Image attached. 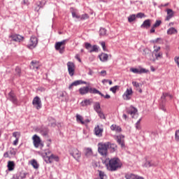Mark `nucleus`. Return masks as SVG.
Masks as SVG:
<instances>
[{
	"label": "nucleus",
	"mask_w": 179,
	"mask_h": 179,
	"mask_svg": "<svg viewBox=\"0 0 179 179\" xmlns=\"http://www.w3.org/2000/svg\"><path fill=\"white\" fill-rule=\"evenodd\" d=\"M30 69H38V62L32 61L31 65L29 66Z\"/></svg>",
	"instance_id": "obj_26"
},
{
	"label": "nucleus",
	"mask_w": 179,
	"mask_h": 179,
	"mask_svg": "<svg viewBox=\"0 0 179 179\" xmlns=\"http://www.w3.org/2000/svg\"><path fill=\"white\" fill-rule=\"evenodd\" d=\"M38 43V41L37 39V37L32 36L30 38L29 44L28 45V48H30V50H33V48H35V47L37 45Z\"/></svg>",
	"instance_id": "obj_9"
},
{
	"label": "nucleus",
	"mask_w": 179,
	"mask_h": 179,
	"mask_svg": "<svg viewBox=\"0 0 179 179\" xmlns=\"http://www.w3.org/2000/svg\"><path fill=\"white\" fill-rule=\"evenodd\" d=\"M99 58L101 62H107L108 61V55L106 53H101L99 55Z\"/></svg>",
	"instance_id": "obj_20"
},
{
	"label": "nucleus",
	"mask_w": 179,
	"mask_h": 179,
	"mask_svg": "<svg viewBox=\"0 0 179 179\" xmlns=\"http://www.w3.org/2000/svg\"><path fill=\"white\" fill-rule=\"evenodd\" d=\"M108 150L112 153H114L117 150V144L111 143L110 142H106Z\"/></svg>",
	"instance_id": "obj_14"
},
{
	"label": "nucleus",
	"mask_w": 179,
	"mask_h": 179,
	"mask_svg": "<svg viewBox=\"0 0 179 179\" xmlns=\"http://www.w3.org/2000/svg\"><path fill=\"white\" fill-rule=\"evenodd\" d=\"M103 96H101V97H104V99H110V96L108 94L104 95L102 94Z\"/></svg>",
	"instance_id": "obj_62"
},
{
	"label": "nucleus",
	"mask_w": 179,
	"mask_h": 179,
	"mask_svg": "<svg viewBox=\"0 0 179 179\" xmlns=\"http://www.w3.org/2000/svg\"><path fill=\"white\" fill-rule=\"evenodd\" d=\"M36 5H37V7L35 8V11H36V12H38V11L40 10V8H43V6H44L43 5V3H41V1L38 2V3H36Z\"/></svg>",
	"instance_id": "obj_36"
},
{
	"label": "nucleus",
	"mask_w": 179,
	"mask_h": 179,
	"mask_svg": "<svg viewBox=\"0 0 179 179\" xmlns=\"http://www.w3.org/2000/svg\"><path fill=\"white\" fill-rule=\"evenodd\" d=\"M160 51V47L157 48L156 49L154 50V52H159Z\"/></svg>",
	"instance_id": "obj_64"
},
{
	"label": "nucleus",
	"mask_w": 179,
	"mask_h": 179,
	"mask_svg": "<svg viewBox=\"0 0 179 179\" xmlns=\"http://www.w3.org/2000/svg\"><path fill=\"white\" fill-rule=\"evenodd\" d=\"M100 36H106L107 34V30L104 28H101L99 30Z\"/></svg>",
	"instance_id": "obj_37"
},
{
	"label": "nucleus",
	"mask_w": 179,
	"mask_h": 179,
	"mask_svg": "<svg viewBox=\"0 0 179 179\" xmlns=\"http://www.w3.org/2000/svg\"><path fill=\"white\" fill-rule=\"evenodd\" d=\"M97 114L101 120H106V116L104 115V113L103 112H98Z\"/></svg>",
	"instance_id": "obj_49"
},
{
	"label": "nucleus",
	"mask_w": 179,
	"mask_h": 179,
	"mask_svg": "<svg viewBox=\"0 0 179 179\" xmlns=\"http://www.w3.org/2000/svg\"><path fill=\"white\" fill-rule=\"evenodd\" d=\"M80 20H86V19H89V15L88 14H83L82 15H80Z\"/></svg>",
	"instance_id": "obj_42"
},
{
	"label": "nucleus",
	"mask_w": 179,
	"mask_h": 179,
	"mask_svg": "<svg viewBox=\"0 0 179 179\" xmlns=\"http://www.w3.org/2000/svg\"><path fill=\"white\" fill-rule=\"evenodd\" d=\"M15 162L8 161L7 164L8 171H13V170H15Z\"/></svg>",
	"instance_id": "obj_22"
},
{
	"label": "nucleus",
	"mask_w": 179,
	"mask_h": 179,
	"mask_svg": "<svg viewBox=\"0 0 179 179\" xmlns=\"http://www.w3.org/2000/svg\"><path fill=\"white\" fill-rule=\"evenodd\" d=\"M75 58L76 59H78L79 62H82V59H80V56L79 54L76 55Z\"/></svg>",
	"instance_id": "obj_59"
},
{
	"label": "nucleus",
	"mask_w": 179,
	"mask_h": 179,
	"mask_svg": "<svg viewBox=\"0 0 179 179\" xmlns=\"http://www.w3.org/2000/svg\"><path fill=\"white\" fill-rule=\"evenodd\" d=\"M98 152L101 155V156H107V153L108 152V148L107 145V143H101L98 145Z\"/></svg>",
	"instance_id": "obj_5"
},
{
	"label": "nucleus",
	"mask_w": 179,
	"mask_h": 179,
	"mask_svg": "<svg viewBox=\"0 0 179 179\" xmlns=\"http://www.w3.org/2000/svg\"><path fill=\"white\" fill-rule=\"evenodd\" d=\"M78 92L80 94H81V96L87 94V93H90L91 94H99V96H103V93H101L97 89L90 87L89 86L80 87L78 90Z\"/></svg>",
	"instance_id": "obj_2"
},
{
	"label": "nucleus",
	"mask_w": 179,
	"mask_h": 179,
	"mask_svg": "<svg viewBox=\"0 0 179 179\" xmlns=\"http://www.w3.org/2000/svg\"><path fill=\"white\" fill-rule=\"evenodd\" d=\"M85 155L86 157H90V156H92L93 151L92 150V148H86Z\"/></svg>",
	"instance_id": "obj_29"
},
{
	"label": "nucleus",
	"mask_w": 179,
	"mask_h": 179,
	"mask_svg": "<svg viewBox=\"0 0 179 179\" xmlns=\"http://www.w3.org/2000/svg\"><path fill=\"white\" fill-rule=\"evenodd\" d=\"M136 19V16L135 15H131L128 17V21L129 23H131V22H134Z\"/></svg>",
	"instance_id": "obj_43"
},
{
	"label": "nucleus",
	"mask_w": 179,
	"mask_h": 179,
	"mask_svg": "<svg viewBox=\"0 0 179 179\" xmlns=\"http://www.w3.org/2000/svg\"><path fill=\"white\" fill-rule=\"evenodd\" d=\"M162 24V20H157L155 23L153 24V27H159Z\"/></svg>",
	"instance_id": "obj_51"
},
{
	"label": "nucleus",
	"mask_w": 179,
	"mask_h": 179,
	"mask_svg": "<svg viewBox=\"0 0 179 179\" xmlns=\"http://www.w3.org/2000/svg\"><path fill=\"white\" fill-rule=\"evenodd\" d=\"M77 122H80L82 125H85V122H83V117L80 115H76Z\"/></svg>",
	"instance_id": "obj_32"
},
{
	"label": "nucleus",
	"mask_w": 179,
	"mask_h": 179,
	"mask_svg": "<svg viewBox=\"0 0 179 179\" xmlns=\"http://www.w3.org/2000/svg\"><path fill=\"white\" fill-rule=\"evenodd\" d=\"M99 51V48H97V45H94L92 46L91 49L90 50V52H97Z\"/></svg>",
	"instance_id": "obj_34"
},
{
	"label": "nucleus",
	"mask_w": 179,
	"mask_h": 179,
	"mask_svg": "<svg viewBox=\"0 0 179 179\" xmlns=\"http://www.w3.org/2000/svg\"><path fill=\"white\" fill-rule=\"evenodd\" d=\"M175 141L179 142V130H176L175 132Z\"/></svg>",
	"instance_id": "obj_50"
},
{
	"label": "nucleus",
	"mask_w": 179,
	"mask_h": 179,
	"mask_svg": "<svg viewBox=\"0 0 179 179\" xmlns=\"http://www.w3.org/2000/svg\"><path fill=\"white\" fill-rule=\"evenodd\" d=\"M132 93V89H127L124 94H123L124 100H131V97H129V96H131Z\"/></svg>",
	"instance_id": "obj_18"
},
{
	"label": "nucleus",
	"mask_w": 179,
	"mask_h": 179,
	"mask_svg": "<svg viewBox=\"0 0 179 179\" xmlns=\"http://www.w3.org/2000/svg\"><path fill=\"white\" fill-rule=\"evenodd\" d=\"M103 131L104 129H103V127L97 125L94 127V135H96V136H98V138H101V136H103Z\"/></svg>",
	"instance_id": "obj_8"
},
{
	"label": "nucleus",
	"mask_w": 179,
	"mask_h": 179,
	"mask_svg": "<svg viewBox=\"0 0 179 179\" xmlns=\"http://www.w3.org/2000/svg\"><path fill=\"white\" fill-rule=\"evenodd\" d=\"M92 44H90V43H85V48H86V50H87L89 52L90 51V50L92 49Z\"/></svg>",
	"instance_id": "obj_45"
},
{
	"label": "nucleus",
	"mask_w": 179,
	"mask_h": 179,
	"mask_svg": "<svg viewBox=\"0 0 179 179\" xmlns=\"http://www.w3.org/2000/svg\"><path fill=\"white\" fill-rule=\"evenodd\" d=\"M110 129L111 131H115V132H117V133H120L121 132V131H122L121 127L120 126H117V124H112L110 126Z\"/></svg>",
	"instance_id": "obj_25"
},
{
	"label": "nucleus",
	"mask_w": 179,
	"mask_h": 179,
	"mask_svg": "<svg viewBox=\"0 0 179 179\" xmlns=\"http://www.w3.org/2000/svg\"><path fill=\"white\" fill-rule=\"evenodd\" d=\"M135 127L136 129H141V124H138L136 123Z\"/></svg>",
	"instance_id": "obj_63"
},
{
	"label": "nucleus",
	"mask_w": 179,
	"mask_h": 179,
	"mask_svg": "<svg viewBox=\"0 0 179 179\" xmlns=\"http://www.w3.org/2000/svg\"><path fill=\"white\" fill-rule=\"evenodd\" d=\"M69 41V38L64 39L60 42H57L55 45V48L57 51H59L60 54H64L65 52V45Z\"/></svg>",
	"instance_id": "obj_3"
},
{
	"label": "nucleus",
	"mask_w": 179,
	"mask_h": 179,
	"mask_svg": "<svg viewBox=\"0 0 179 179\" xmlns=\"http://www.w3.org/2000/svg\"><path fill=\"white\" fill-rule=\"evenodd\" d=\"M178 31L174 27H171L167 30V34L171 36L173 34H177Z\"/></svg>",
	"instance_id": "obj_27"
},
{
	"label": "nucleus",
	"mask_w": 179,
	"mask_h": 179,
	"mask_svg": "<svg viewBox=\"0 0 179 179\" xmlns=\"http://www.w3.org/2000/svg\"><path fill=\"white\" fill-rule=\"evenodd\" d=\"M40 132L43 136H47V135H48V128L42 127L40 129Z\"/></svg>",
	"instance_id": "obj_28"
},
{
	"label": "nucleus",
	"mask_w": 179,
	"mask_h": 179,
	"mask_svg": "<svg viewBox=\"0 0 179 179\" xmlns=\"http://www.w3.org/2000/svg\"><path fill=\"white\" fill-rule=\"evenodd\" d=\"M146 72H148V70H146V69H141L139 70V73H146Z\"/></svg>",
	"instance_id": "obj_58"
},
{
	"label": "nucleus",
	"mask_w": 179,
	"mask_h": 179,
	"mask_svg": "<svg viewBox=\"0 0 179 179\" xmlns=\"http://www.w3.org/2000/svg\"><path fill=\"white\" fill-rule=\"evenodd\" d=\"M10 38L13 41H16L17 43H20L21 41H23V40L24 39V37L19 34H12L10 36Z\"/></svg>",
	"instance_id": "obj_11"
},
{
	"label": "nucleus",
	"mask_w": 179,
	"mask_h": 179,
	"mask_svg": "<svg viewBox=\"0 0 179 179\" xmlns=\"http://www.w3.org/2000/svg\"><path fill=\"white\" fill-rule=\"evenodd\" d=\"M167 97H169V99H173V96L169 93H163L162 96H161L159 106L160 109L162 110V111H166V101Z\"/></svg>",
	"instance_id": "obj_4"
},
{
	"label": "nucleus",
	"mask_w": 179,
	"mask_h": 179,
	"mask_svg": "<svg viewBox=\"0 0 179 179\" xmlns=\"http://www.w3.org/2000/svg\"><path fill=\"white\" fill-rule=\"evenodd\" d=\"M9 154L11 155V156H15L16 155V149L10 148Z\"/></svg>",
	"instance_id": "obj_48"
},
{
	"label": "nucleus",
	"mask_w": 179,
	"mask_h": 179,
	"mask_svg": "<svg viewBox=\"0 0 179 179\" xmlns=\"http://www.w3.org/2000/svg\"><path fill=\"white\" fill-rule=\"evenodd\" d=\"M132 85L134 87H136V89H141V83L136 82V81H133L132 82Z\"/></svg>",
	"instance_id": "obj_39"
},
{
	"label": "nucleus",
	"mask_w": 179,
	"mask_h": 179,
	"mask_svg": "<svg viewBox=\"0 0 179 179\" xmlns=\"http://www.w3.org/2000/svg\"><path fill=\"white\" fill-rule=\"evenodd\" d=\"M104 164L106 165L107 169L109 171H117L118 169H121L122 166V164L121 163V160L120 159L115 157V158H107L104 161Z\"/></svg>",
	"instance_id": "obj_1"
},
{
	"label": "nucleus",
	"mask_w": 179,
	"mask_h": 179,
	"mask_svg": "<svg viewBox=\"0 0 179 179\" xmlns=\"http://www.w3.org/2000/svg\"><path fill=\"white\" fill-rule=\"evenodd\" d=\"M145 167H152L153 166H156L155 164L152 163L150 161H147L145 164Z\"/></svg>",
	"instance_id": "obj_47"
},
{
	"label": "nucleus",
	"mask_w": 179,
	"mask_h": 179,
	"mask_svg": "<svg viewBox=\"0 0 179 179\" xmlns=\"http://www.w3.org/2000/svg\"><path fill=\"white\" fill-rule=\"evenodd\" d=\"M131 72H133V73H139V69L131 68L130 69Z\"/></svg>",
	"instance_id": "obj_52"
},
{
	"label": "nucleus",
	"mask_w": 179,
	"mask_h": 179,
	"mask_svg": "<svg viewBox=\"0 0 179 179\" xmlns=\"http://www.w3.org/2000/svg\"><path fill=\"white\" fill-rule=\"evenodd\" d=\"M22 4L29 6V5H30V3L29 2V0H23Z\"/></svg>",
	"instance_id": "obj_57"
},
{
	"label": "nucleus",
	"mask_w": 179,
	"mask_h": 179,
	"mask_svg": "<svg viewBox=\"0 0 179 179\" xmlns=\"http://www.w3.org/2000/svg\"><path fill=\"white\" fill-rule=\"evenodd\" d=\"M150 20H145L141 25V29H149L150 27Z\"/></svg>",
	"instance_id": "obj_24"
},
{
	"label": "nucleus",
	"mask_w": 179,
	"mask_h": 179,
	"mask_svg": "<svg viewBox=\"0 0 179 179\" xmlns=\"http://www.w3.org/2000/svg\"><path fill=\"white\" fill-rule=\"evenodd\" d=\"M51 160H55V162H59V157L57 155H54V154H52L50 155Z\"/></svg>",
	"instance_id": "obj_41"
},
{
	"label": "nucleus",
	"mask_w": 179,
	"mask_h": 179,
	"mask_svg": "<svg viewBox=\"0 0 179 179\" xmlns=\"http://www.w3.org/2000/svg\"><path fill=\"white\" fill-rule=\"evenodd\" d=\"M17 143H19V138H15V140L13 141L14 146L17 145Z\"/></svg>",
	"instance_id": "obj_60"
},
{
	"label": "nucleus",
	"mask_w": 179,
	"mask_h": 179,
	"mask_svg": "<svg viewBox=\"0 0 179 179\" xmlns=\"http://www.w3.org/2000/svg\"><path fill=\"white\" fill-rule=\"evenodd\" d=\"M126 179H145L143 177L129 173L125 176Z\"/></svg>",
	"instance_id": "obj_23"
},
{
	"label": "nucleus",
	"mask_w": 179,
	"mask_h": 179,
	"mask_svg": "<svg viewBox=\"0 0 179 179\" xmlns=\"http://www.w3.org/2000/svg\"><path fill=\"white\" fill-rule=\"evenodd\" d=\"M93 103V99H85L81 102V106L83 107H86L87 106H92V103Z\"/></svg>",
	"instance_id": "obj_21"
},
{
	"label": "nucleus",
	"mask_w": 179,
	"mask_h": 179,
	"mask_svg": "<svg viewBox=\"0 0 179 179\" xmlns=\"http://www.w3.org/2000/svg\"><path fill=\"white\" fill-rule=\"evenodd\" d=\"M21 73H22V70L19 68V66H17L15 68V75H16V76L20 77Z\"/></svg>",
	"instance_id": "obj_38"
},
{
	"label": "nucleus",
	"mask_w": 179,
	"mask_h": 179,
	"mask_svg": "<svg viewBox=\"0 0 179 179\" xmlns=\"http://www.w3.org/2000/svg\"><path fill=\"white\" fill-rule=\"evenodd\" d=\"M100 108V103L96 102L95 104L94 105V110L96 111V113H100V111H101Z\"/></svg>",
	"instance_id": "obj_30"
},
{
	"label": "nucleus",
	"mask_w": 179,
	"mask_h": 179,
	"mask_svg": "<svg viewBox=\"0 0 179 179\" xmlns=\"http://www.w3.org/2000/svg\"><path fill=\"white\" fill-rule=\"evenodd\" d=\"M126 111L127 114H130V115H135V114L138 113V109H136L135 107L131 106L129 108H127L126 109Z\"/></svg>",
	"instance_id": "obj_16"
},
{
	"label": "nucleus",
	"mask_w": 179,
	"mask_h": 179,
	"mask_svg": "<svg viewBox=\"0 0 179 179\" xmlns=\"http://www.w3.org/2000/svg\"><path fill=\"white\" fill-rule=\"evenodd\" d=\"M44 160H45V163H47V164L52 163V160H51V156L44 157Z\"/></svg>",
	"instance_id": "obj_44"
},
{
	"label": "nucleus",
	"mask_w": 179,
	"mask_h": 179,
	"mask_svg": "<svg viewBox=\"0 0 179 179\" xmlns=\"http://www.w3.org/2000/svg\"><path fill=\"white\" fill-rule=\"evenodd\" d=\"M31 166L34 167V169H38L39 167V165H38V163H37V161L36 159H33L31 162Z\"/></svg>",
	"instance_id": "obj_33"
},
{
	"label": "nucleus",
	"mask_w": 179,
	"mask_h": 179,
	"mask_svg": "<svg viewBox=\"0 0 179 179\" xmlns=\"http://www.w3.org/2000/svg\"><path fill=\"white\" fill-rule=\"evenodd\" d=\"M67 68L70 76H73L75 73V64L72 62H69L67 63Z\"/></svg>",
	"instance_id": "obj_10"
},
{
	"label": "nucleus",
	"mask_w": 179,
	"mask_h": 179,
	"mask_svg": "<svg viewBox=\"0 0 179 179\" xmlns=\"http://www.w3.org/2000/svg\"><path fill=\"white\" fill-rule=\"evenodd\" d=\"M32 104L36 108V110H40L43 105L41 104V99L38 96H35L32 101Z\"/></svg>",
	"instance_id": "obj_7"
},
{
	"label": "nucleus",
	"mask_w": 179,
	"mask_h": 179,
	"mask_svg": "<svg viewBox=\"0 0 179 179\" xmlns=\"http://www.w3.org/2000/svg\"><path fill=\"white\" fill-rule=\"evenodd\" d=\"M99 172V177L100 179H107V175L102 171H98Z\"/></svg>",
	"instance_id": "obj_31"
},
{
	"label": "nucleus",
	"mask_w": 179,
	"mask_h": 179,
	"mask_svg": "<svg viewBox=\"0 0 179 179\" xmlns=\"http://www.w3.org/2000/svg\"><path fill=\"white\" fill-rule=\"evenodd\" d=\"M101 45L103 51H106V42H104V41L101 42Z\"/></svg>",
	"instance_id": "obj_56"
},
{
	"label": "nucleus",
	"mask_w": 179,
	"mask_h": 179,
	"mask_svg": "<svg viewBox=\"0 0 179 179\" xmlns=\"http://www.w3.org/2000/svg\"><path fill=\"white\" fill-rule=\"evenodd\" d=\"M156 59H159L160 58H163V53L162 52H158L155 53Z\"/></svg>",
	"instance_id": "obj_40"
},
{
	"label": "nucleus",
	"mask_w": 179,
	"mask_h": 179,
	"mask_svg": "<svg viewBox=\"0 0 179 179\" xmlns=\"http://www.w3.org/2000/svg\"><path fill=\"white\" fill-rule=\"evenodd\" d=\"M124 136L123 135H120L117 136V142L118 145H120L121 148H125V143L124 142Z\"/></svg>",
	"instance_id": "obj_17"
},
{
	"label": "nucleus",
	"mask_w": 179,
	"mask_h": 179,
	"mask_svg": "<svg viewBox=\"0 0 179 179\" xmlns=\"http://www.w3.org/2000/svg\"><path fill=\"white\" fill-rule=\"evenodd\" d=\"M79 85H87V83L82 80H76L69 85V89L71 90L73 86H79Z\"/></svg>",
	"instance_id": "obj_15"
},
{
	"label": "nucleus",
	"mask_w": 179,
	"mask_h": 179,
	"mask_svg": "<svg viewBox=\"0 0 179 179\" xmlns=\"http://www.w3.org/2000/svg\"><path fill=\"white\" fill-rule=\"evenodd\" d=\"M33 141L34 146L35 148H40V145H41V139L37 134L34 135Z\"/></svg>",
	"instance_id": "obj_12"
},
{
	"label": "nucleus",
	"mask_w": 179,
	"mask_h": 179,
	"mask_svg": "<svg viewBox=\"0 0 179 179\" xmlns=\"http://www.w3.org/2000/svg\"><path fill=\"white\" fill-rule=\"evenodd\" d=\"M3 157H8L9 159H10V157L9 156V152H6L3 154Z\"/></svg>",
	"instance_id": "obj_61"
},
{
	"label": "nucleus",
	"mask_w": 179,
	"mask_h": 179,
	"mask_svg": "<svg viewBox=\"0 0 179 179\" xmlns=\"http://www.w3.org/2000/svg\"><path fill=\"white\" fill-rule=\"evenodd\" d=\"M13 136L15 138V139H19V138H20V133L17 131L13 132Z\"/></svg>",
	"instance_id": "obj_46"
},
{
	"label": "nucleus",
	"mask_w": 179,
	"mask_h": 179,
	"mask_svg": "<svg viewBox=\"0 0 179 179\" xmlns=\"http://www.w3.org/2000/svg\"><path fill=\"white\" fill-rule=\"evenodd\" d=\"M143 16H145V14L143 13H138L136 14V17H140L141 19H142Z\"/></svg>",
	"instance_id": "obj_54"
},
{
	"label": "nucleus",
	"mask_w": 179,
	"mask_h": 179,
	"mask_svg": "<svg viewBox=\"0 0 179 179\" xmlns=\"http://www.w3.org/2000/svg\"><path fill=\"white\" fill-rule=\"evenodd\" d=\"M8 100L12 101L13 104H17V98H16V94H15L12 91L8 93Z\"/></svg>",
	"instance_id": "obj_13"
},
{
	"label": "nucleus",
	"mask_w": 179,
	"mask_h": 179,
	"mask_svg": "<svg viewBox=\"0 0 179 179\" xmlns=\"http://www.w3.org/2000/svg\"><path fill=\"white\" fill-rule=\"evenodd\" d=\"M174 61L177 64L178 67L179 68V57H175Z\"/></svg>",
	"instance_id": "obj_55"
},
{
	"label": "nucleus",
	"mask_w": 179,
	"mask_h": 179,
	"mask_svg": "<svg viewBox=\"0 0 179 179\" xmlns=\"http://www.w3.org/2000/svg\"><path fill=\"white\" fill-rule=\"evenodd\" d=\"M72 16L73 17H76V19H80V15H76V13L75 11H72Z\"/></svg>",
	"instance_id": "obj_53"
},
{
	"label": "nucleus",
	"mask_w": 179,
	"mask_h": 179,
	"mask_svg": "<svg viewBox=\"0 0 179 179\" xmlns=\"http://www.w3.org/2000/svg\"><path fill=\"white\" fill-rule=\"evenodd\" d=\"M120 89V86L115 85L114 87H112L110 88V91L112 92V93H117V90Z\"/></svg>",
	"instance_id": "obj_35"
},
{
	"label": "nucleus",
	"mask_w": 179,
	"mask_h": 179,
	"mask_svg": "<svg viewBox=\"0 0 179 179\" xmlns=\"http://www.w3.org/2000/svg\"><path fill=\"white\" fill-rule=\"evenodd\" d=\"M166 12H167V16H166L165 20L169 21V20H170V19H171L174 16V11H173V10L171 8H168L166 10Z\"/></svg>",
	"instance_id": "obj_19"
},
{
	"label": "nucleus",
	"mask_w": 179,
	"mask_h": 179,
	"mask_svg": "<svg viewBox=\"0 0 179 179\" xmlns=\"http://www.w3.org/2000/svg\"><path fill=\"white\" fill-rule=\"evenodd\" d=\"M71 156L75 159L77 162H79V159H80L82 156V153H80V151L78 150V148H73L69 152Z\"/></svg>",
	"instance_id": "obj_6"
}]
</instances>
